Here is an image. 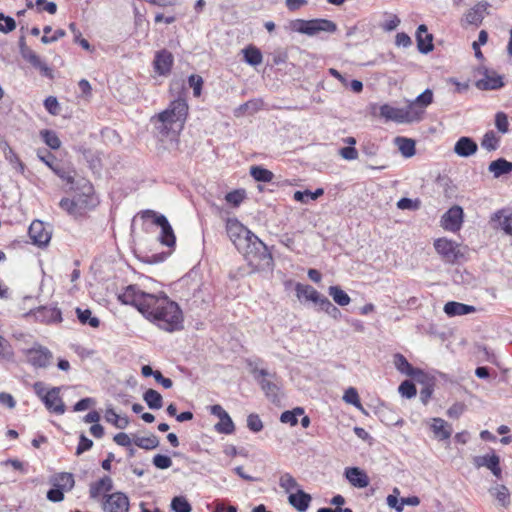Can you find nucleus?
Masks as SVG:
<instances>
[{"mask_svg":"<svg viewBox=\"0 0 512 512\" xmlns=\"http://www.w3.org/2000/svg\"><path fill=\"white\" fill-rule=\"evenodd\" d=\"M323 194L324 190L322 188H318L314 192H311L310 190L296 191L294 193V199L302 203H307L309 199L316 200Z\"/></svg>","mask_w":512,"mask_h":512,"instance_id":"46","label":"nucleus"},{"mask_svg":"<svg viewBox=\"0 0 512 512\" xmlns=\"http://www.w3.org/2000/svg\"><path fill=\"white\" fill-rule=\"evenodd\" d=\"M33 315L36 320L47 324L62 322L61 311L57 307L40 306L33 311Z\"/></svg>","mask_w":512,"mask_h":512,"instance_id":"17","label":"nucleus"},{"mask_svg":"<svg viewBox=\"0 0 512 512\" xmlns=\"http://www.w3.org/2000/svg\"><path fill=\"white\" fill-rule=\"evenodd\" d=\"M399 393L408 399L414 397L416 395V387L414 383L410 380L403 381L398 388Z\"/></svg>","mask_w":512,"mask_h":512,"instance_id":"56","label":"nucleus"},{"mask_svg":"<svg viewBox=\"0 0 512 512\" xmlns=\"http://www.w3.org/2000/svg\"><path fill=\"white\" fill-rule=\"evenodd\" d=\"M250 175L255 181L264 183L271 182L274 178L272 171L258 165L250 167Z\"/></svg>","mask_w":512,"mask_h":512,"instance_id":"36","label":"nucleus"},{"mask_svg":"<svg viewBox=\"0 0 512 512\" xmlns=\"http://www.w3.org/2000/svg\"><path fill=\"white\" fill-rule=\"evenodd\" d=\"M488 171L493 174L494 178H499L512 172V162L498 158L489 164Z\"/></svg>","mask_w":512,"mask_h":512,"instance_id":"27","label":"nucleus"},{"mask_svg":"<svg viewBox=\"0 0 512 512\" xmlns=\"http://www.w3.org/2000/svg\"><path fill=\"white\" fill-rule=\"evenodd\" d=\"M44 106L46 110L52 115H58L60 111V105L58 100L54 96H49L44 101Z\"/></svg>","mask_w":512,"mask_h":512,"instance_id":"61","label":"nucleus"},{"mask_svg":"<svg viewBox=\"0 0 512 512\" xmlns=\"http://www.w3.org/2000/svg\"><path fill=\"white\" fill-rule=\"evenodd\" d=\"M421 206V201L417 199H410L403 197L397 202V208L401 210H418Z\"/></svg>","mask_w":512,"mask_h":512,"instance_id":"54","label":"nucleus"},{"mask_svg":"<svg viewBox=\"0 0 512 512\" xmlns=\"http://www.w3.org/2000/svg\"><path fill=\"white\" fill-rule=\"evenodd\" d=\"M475 463L478 467H487L496 478L501 477L500 459L496 454L479 456L475 459Z\"/></svg>","mask_w":512,"mask_h":512,"instance_id":"22","label":"nucleus"},{"mask_svg":"<svg viewBox=\"0 0 512 512\" xmlns=\"http://www.w3.org/2000/svg\"><path fill=\"white\" fill-rule=\"evenodd\" d=\"M495 127L498 132L506 134L509 132V120L505 112H497L495 115Z\"/></svg>","mask_w":512,"mask_h":512,"instance_id":"51","label":"nucleus"},{"mask_svg":"<svg viewBox=\"0 0 512 512\" xmlns=\"http://www.w3.org/2000/svg\"><path fill=\"white\" fill-rule=\"evenodd\" d=\"M433 102V91L431 89L424 90L416 99L409 103L408 106H413L417 109H424Z\"/></svg>","mask_w":512,"mask_h":512,"instance_id":"39","label":"nucleus"},{"mask_svg":"<svg viewBox=\"0 0 512 512\" xmlns=\"http://www.w3.org/2000/svg\"><path fill=\"white\" fill-rule=\"evenodd\" d=\"M488 4L484 2L477 3L465 14V21L471 25H479L484 18V12Z\"/></svg>","mask_w":512,"mask_h":512,"instance_id":"28","label":"nucleus"},{"mask_svg":"<svg viewBox=\"0 0 512 512\" xmlns=\"http://www.w3.org/2000/svg\"><path fill=\"white\" fill-rule=\"evenodd\" d=\"M291 28L295 32L308 36H314L320 32L334 33L337 31L335 22L323 18L311 20L296 19L291 22Z\"/></svg>","mask_w":512,"mask_h":512,"instance_id":"5","label":"nucleus"},{"mask_svg":"<svg viewBox=\"0 0 512 512\" xmlns=\"http://www.w3.org/2000/svg\"><path fill=\"white\" fill-rule=\"evenodd\" d=\"M395 143L397 144L399 151L404 157L410 158L415 155L416 151L414 140L406 137H397L395 139Z\"/></svg>","mask_w":512,"mask_h":512,"instance_id":"33","label":"nucleus"},{"mask_svg":"<svg viewBox=\"0 0 512 512\" xmlns=\"http://www.w3.org/2000/svg\"><path fill=\"white\" fill-rule=\"evenodd\" d=\"M143 400L146 402L147 406L153 410H158L163 406V398L161 394L154 389H148L145 391L143 394Z\"/></svg>","mask_w":512,"mask_h":512,"instance_id":"35","label":"nucleus"},{"mask_svg":"<svg viewBox=\"0 0 512 512\" xmlns=\"http://www.w3.org/2000/svg\"><path fill=\"white\" fill-rule=\"evenodd\" d=\"M52 171L65 181L70 189H74L76 171L72 167L56 164L55 167H52Z\"/></svg>","mask_w":512,"mask_h":512,"instance_id":"31","label":"nucleus"},{"mask_svg":"<svg viewBox=\"0 0 512 512\" xmlns=\"http://www.w3.org/2000/svg\"><path fill=\"white\" fill-rule=\"evenodd\" d=\"M41 136L47 146H49L53 150H57L61 146V141L57 134L51 130H43L41 131Z\"/></svg>","mask_w":512,"mask_h":512,"instance_id":"48","label":"nucleus"},{"mask_svg":"<svg viewBox=\"0 0 512 512\" xmlns=\"http://www.w3.org/2000/svg\"><path fill=\"white\" fill-rule=\"evenodd\" d=\"M28 234L32 243L35 245L46 246L51 239V232L48 230L44 222L34 220L28 230Z\"/></svg>","mask_w":512,"mask_h":512,"instance_id":"13","label":"nucleus"},{"mask_svg":"<svg viewBox=\"0 0 512 512\" xmlns=\"http://www.w3.org/2000/svg\"><path fill=\"white\" fill-rule=\"evenodd\" d=\"M59 205L70 215L76 216L82 214L83 203L81 196H74L73 199L62 198Z\"/></svg>","mask_w":512,"mask_h":512,"instance_id":"30","label":"nucleus"},{"mask_svg":"<svg viewBox=\"0 0 512 512\" xmlns=\"http://www.w3.org/2000/svg\"><path fill=\"white\" fill-rule=\"evenodd\" d=\"M319 308L335 320L340 319L342 316L341 311L327 297L323 298Z\"/></svg>","mask_w":512,"mask_h":512,"instance_id":"47","label":"nucleus"},{"mask_svg":"<svg viewBox=\"0 0 512 512\" xmlns=\"http://www.w3.org/2000/svg\"><path fill=\"white\" fill-rule=\"evenodd\" d=\"M226 232L237 250L245 244L246 237L251 231L242 225L237 219H228L226 222Z\"/></svg>","mask_w":512,"mask_h":512,"instance_id":"11","label":"nucleus"},{"mask_svg":"<svg viewBox=\"0 0 512 512\" xmlns=\"http://www.w3.org/2000/svg\"><path fill=\"white\" fill-rule=\"evenodd\" d=\"M417 48L420 53L427 54L434 48L433 35L428 33L426 25L421 24L418 26L416 31Z\"/></svg>","mask_w":512,"mask_h":512,"instance_id":"19","label":"nucleus"},{"mask_svg":"<svg viewBox=\"0 0 512 512\" xmlns=\"http://www.w3.org/2000/svg\"><path fill=\"white\" fill-rule=\"evenodd\" d=\"M445 314L449 317L461 316L475 312V307L464 303L449 301L443 308Z\"/></svg>","mask_w":512,"mask_h":512,"instance_id":"25","label":"nucleus"},{"mask_svg":"<svg viewBox=\"0 0 512 512\" xmlns=\"http://www.w3.org/2000/svg\"><path fill=\"white\" fill-rule=\"evenodd\" d=\"M504 211L500 210L493 214L492 220L499 221L501 229L507 234L512 236V212L508 215H503Z\"/></svg>","mask_w":512,"mask_h":512,"instance_id":"38","label":"nucleus"},{"mask_svg":"<svg viewBox=\"0 0 512 512\" xmlns=\"http://www.w3.org/2000/svg\"><path fill=\"white\" fill-rule=\"evenodd\" d=\"M19 52L22 58L27 61L32 67L38 69L41 74L48 78H53L52 69L40 59V57L26 44L25 36H21L18 41Z\"/></svg>","mask_w":512,"mask_h":512,"instance_id":"8","label":"nucleus"},{"mask_svg":"<svg viewBox=\"0 0 512 512\" xmlns=\"http://www.w3.org/2000/svg\"><path fill=\"white\" fill-rule=\"evenodd\" d=\"M133 442L137 447L145 450H152L159 446V439L155 435H150L147 437H135Z\"/></svg>","mask_w":512,"mask_h":512,"instance_id":"43","label":"nucleus"},{"mask_svg":"<svg viewBox=\"0 0 512 512\" xmlns=\"http://www.w3.org/2000/svg\"><path fill=\"white\" fill-rule=\"evenodd\" d=\"M296 293L298 298H305L306 300L312 301L316 305L322 302L323 298L326 296L319 293L315 288L307 284L298 283L296 285Z\"/></svg>","mask_w":512,"mask_h":512,"instance_id":"23","label":"nucleus"},{"mask_svg":"<svg viewBox=\"0 0 512 512\" xmlns=\"http://www.w3.org/2000/svg\"><path fill=\"white\" fill-rule=\"evenodd\" d=\"M394 364L402 374L410 376L418 382L423 381L425 373L421 369L413 367L402 354L394 356Z\"/></svg>","mask_w":512,"mask_h":512,"instance_id":"15","label":"nucleus"},{"mask_svg":"<svg viewBox=\"0 0 512 512\" xmlns=\"http://www.w3.org/2000/svg\"><path fill=\"white\" fill-rule=\"evenodd\" d=\"M500 146V137L493 130L487 131L481 139V147L488 152L495 151Z\"/></svg>","mask_w":512,"mask_h":512,"instance_id":"34","label":"nucleus"},{"mask_svg":"<svg viewBox=\"0 0 512 512\" xmlns=\"http://www.w3.org/2000/svg\"><path fill=\"white\" fill-rule=\"evenodd\" d=\"M118 300L125 305L135 307L148 321L166 332L183 329V312L175 301L164 292L146 293L137 285H128L118 295Z\"/></svg>","mask_w":512,"mask_h":512,"instance_id":"1","label":"nucleus"},{"mask_svg":"<svg viewBox=\"0 0 512 512\" xmlns=\"http://www.w3.org/2000/svg\"><path fill=\"white\" fill-rule=\"evenodd\" d=\"M399 494L400 491L397 488H394L393 494H390L387 497V504L389 505V507L395 509L397 512L402 511L401 500H399L398 498Z\"/></svg>","mask_w":512,"mask_h":512,"instance_id":"62","label":"nucleus"},{"mask_svg":"<svg viewBox=\"0 0 512 512\" xmlns=\"http://www.w3.org/2000/svg\"><path fill=\"white\" fill-rule=\"evenodd\" d=\"M84 188L86 189V192L81 195L83 203L82 212L96 205V199L92 194V186L90 184H87L84 186ZM77 196H80V194H78Z\"/></svg>","mask_w":512,"mask_h":512,"instance_id":"53","label":"nucleus"},{"mask_svg":"<svg viewBox=\"0 0 512 512\" xmlns=\"http://www.w3.org/2000/svg\"><path fill=\"white\" fill-rule=\"evenodd\" d=\"M219 420L220 421L215 425V430L217 432L229 435L235 431V425L228 413Z\"/></svg>","mask_w":512,"mask_h":512,"instance_id":"44","label":"nucleus"},{"mask_svg":"<svg viewBox=\"0 0 512 512\" xmlns=\"http://www.w3.org/2000/svg\"><path fill=\"white\" fill-rule=\"evenodd\" d=\"M153 464L159 469H167L172 465V460L169 456L157 454L153 457Z\"/></svg>","mask_w":512,"mask_h":512,"instance_id":"63","label":"nucleus"},{"mask_svg":"<svg viewBox=\"0 0 512 512\" xmlns=\"http://www.w3.org/2000/svg\"><path fill=\"white\" fill-rule=\"evenodd\" d=\"M477 150V143L471 137L467 136L460 137L454 145V152L460 157H470L474 155Z\"/></svg>","mask_w":512,"mask_h":512,"instance_id":"21","label":"nucleus"},{"mask_svg":"<svg viewBox=\"0 0 512 512\" xmlns=\"http://www.w3.org/2000/svg\"><path fill=\"white\" fill-rule=\"evenodd\" d=\"M188 82L190 87L193 88V94L195 97H199L201 95V89L203 85V79L199 75H190L188 78Z\"/></svg>","mask_w":512,"mask_h":512,"instance_id":"59","label":"nucleus"},{"mask_svg":"<svg viewBox=\"0 0 512 512\" xmlns=\"http://www.w3.org/2000/svg\"><path fill=\"white\" fill-rule=\"evenodd\" d=\"M188 115V104L185 98L179 96L170 102L169 106L151 118L157 133L166 137L170 132H177L183 128Z\"/></svg>","mask_w":512,"mask_h":512,"instance_id":"2","label":"nucleus"},{"mask_svg":"<svg viewBox=\"0 0 512 512\" xmlns=\"http://www.w3.org/2000/svg\"><path fill=\"white\" fill-rule=\"evenodd\" d=\"M76 314L78 320L83 325H89L93 328H97L100 325V320L97 317L92 316V312L90 309L76 308Z\"/></svg>","mask_w":512,"mask_h":512,"instance_id":"40","label":"nucleus"},{"mask_svg":"<svg viewBox=\"0 0 512 512\" xmlns=\"http://www.w3.org/2000/svg\"><path fill=\"white\" fill-rule=\"evenodd\" d=\"M304 414V409L301 407H296L291 411H284L280 416V421L285 424H290L291 426H295L298 423V416Z\"/></svg>","mask_w":512,"mask_h":512,"instance_id":"45","label":"nucleus"},{"mask_svg":"<svg viewBox=\"0 0 512 512\" xmlns=\"http://www.w3.org/2000/svg\"><path fill=\"white\" fill-rule=\"evenodd\" d=\"M484 78L476 82V86L480 90H497L504 86L503 78L495 71L484 69Z\"/></svg>","mask_w":512,"mask_h":512,"instance_id":"16","label":"nucleus"},{"mask_svg":"<svg viewBox=\"0 0 512 512\" xmlns=\"http://www.w3.org/2000/svg\"><path fill=\"white\" fill-rule=\"evenodd\" d=\"M312 500L310 494L298 489L296 493H291L288 497L289 504L299 512H305Z\"/></svg>","mask_w":512,"mask_h":512,"instance_id":"24","label":"nucleus"},{"mask_svg":"<svg viewBox=\"0 0 512 512\" xmlns=\"http://www.w3.org/2000/svg\"><path fill=\"white\" fill-rule=\"evenodd\" d=\"M245 61L252 66L261 64L263 57L261 51L255 46H249L243 50Z\"/></svg>","mask_w":512,"mask_h":512,"instance_id":"41","label":"nucleus"},{"mask_svg":"<svg viewBox=\"0 0 512 512\" xmlns=\"http://www.w3.org/2000/svg\"><path fill=\"white\" fill-rule=\"evenodd\" d=\"M247 427L252 432H260L263 429V423L258 414H250L247 417Z\"/></svg>","mask_w":512,"mask_h":512,"instance_id":"58","label":"nucleus"},{"mask_svg":"<svg viewBox=\"0 0 512 512\" xmlns=\"http://www.w3.org/2000/svg\"><path fill=\"white\" fill-rule=\"evenodd\" d=\"M12 355L11 345L0 335V361L10 359Z\"/></svg>","mask_w":512,"mask_h":512,"instance_id":"60","label":"nucleus"},{"mask_svg":"<svg viewBox=\"0 0 512 512\" xmlns=\"http://www.w3.org/2000/svg\"><path fill=\"white\" fill-rule=\"evenodd\" d=\"M260 359L247 360V366L257 381L265 396L273 403L280 400V393L282 388V380L276 372H270L267 369H259L258 362Z\"/></svg>","mask_w":512,"mask_h":512,"instance_id":"3","label":"nucleus"},{"mask_svg":"<svg viewBox=\"0 0 512 512\" xmlns=\"http://www.w3.org/2000/svg\"><path fill=\"white\" fill-rule=\"evenodd\" d=\"M75 482H69V486L66 484H56L53 488L48 490L47 499L51 502H60L64 499V490H70L73 488Z\"/></svg>","mask_w":512,"mask_h":512,"instance_id":"37","label":"nucleus"},{"mask_svg":"<svg viewBox=\"0 0 512 512\" xmlns=\"http://www.w3.org/2000/svg\"><path fill=\"white\" fill-rule=\"evenodd\" d=\"M489 493L501 507L507 508L510 505V491L505 485L497 483L489 488Z\"/></svg>","mask_w":512,"mask_h":512,"instance_id":"26","label":"nucleus"},{"mask_svg":"<svg viewBox=\"0 0 512 512\" xmlns=\"http://www.w3.org/2000/svg\"><path fill=\"white\" fill-rule=\"evenodd\" d=\"M35 5L39 12L47 11L49 14H55L57 12V5L55 2H49L47 0H36Z\"/></svg>","mask_w":512,"mask_h":512,"instance_id":"64","label":"nucleus"},{"mask_svg":"<svg viewBox=\"0 0 512 512\" xmlns=\"http://www.w3.org/2000/svg\"><path fill=\"white\" fill-rule=\"evenodd\" d=\"M143 217H149L153 220V223L161 228V233L159 236V241L167 246V247H173L176 242V237L174 234V231L168 221V219L162 215L159 214L153 210H146L144 212Z\"/></svg>","mask_w":512,"mask_h":512,"instance_id":"7","label":"nucleus"},{"mask_svg":"<svg viewBox=\"0 0 512 512\" xmlns=\"http://www.w3.org/2000/svg\"><path fill=\"white\" fill-rule=\"evenodd\" d=\"M24 353L27 362L35 368H46L53 359L52 352L47 347L38 344L25 350Z\"/></svg>","mask_w":512,"mask_h":512,"instance_id":"9","label":"nucleus"},{"mask_svg":"<svg viewBox=\"0 0 512 512\" xmlns=\"http://www.w3.org/2000/svg\"><path fill=\"white\" fill-rule=\"evenodd\" d=\"M328 293L333 298L335 303H337L340 306H346L351 301L349 295L339 286H330L328 289Z\"/></svg>","mask_w":512,"mask_h":512,"instance_id":"42","label":"nucleus"},{"mask_svg":"<svg viewBox=\"0 0 512 512\" xmlns=\"http://www.w3.org/2000/svg\"><path fill=\"white\" fill-rule=\"evenodd\" d=\"M171 509L174 512H191L192 507L183 496H176L171 501Z\"/></svg>","mask_w":512,"mask_h":512,"instance_id":"49","label":"nucleus"},{"mask_svg":"<svg viewBox=\"0 0 512 512\" xmlns=\"http://www.w3.org/2000/svg\"><path fill=\"white\" fill-rule=\"evenodd\" d=\"M346 480H369L365 471L358 467H348L344 472Z\"/></svg>","mask_w":512,"mask_h":512,"instance_id":"55","label":"nucleus"},{"mask_svg":"<svg viewBox=\"0 0 512 512\" xmlns=\"http://www.w3.org/2000/svg\"><path fill=\"white\" fill-rule=\"evenodd\" d=\"M245 198L244 190H234L226 194L225 200L233 206H239Z\"/></svg>","mask_w":512,"mask_h":512,"instance_id":"57","label":"nucleus"},{"mask_svg":"<svg viewBox=\"0 0 512 512\" xmlns=\"http://www.w3.org/2000/svg\"><path fill=\"white\" fill-rule=\"evenodd\" d=\"M262 106H263V101L260 99L249 100V101L241 104L239 107H237L234 110V115L236 117H241L246 112H248L249 114H254V113L258 112L262 108Z\"/></svg>","mask_w":512,"mask_h":512,"instance_id":"32","label":"nucleus"},{"mask_svg":"<svg viewBox=\"0 0 512 512\" xmlns=\"http://www.w3.org/2000/svg\"><path fill=\"white\" fill-rule=\"evenodd\" d=\"M434 248L442 258L449 263H455L463 254L459 250V244L447 238H438L434 241Z\"/></svg>","mask_w":512,"mask_h":512,"instance_id":"10","label":"nucleus"},{"mask_svg":"<svg viewBox=\"0 0 512 512\" xmlns=\"http://www.w3.org/2000/svg\"><path fill=\"white\" fill-rule=\"evenodd\" d=\"M380 116L397 123H411L422 119L423 110L413 106L397 108L384 104L380 107Z\"/></svg>","mask_w":512,"mask_h":512,"instance_id":"6","label":"nucleus"},{"mask_svg":"<svg viewBox=\"0 0 512 512\" xmlns=\"http://www.w3.org/2000/svg\"><path fill=\"white\" fill-rule=\"evenodd\" d=\"M343 400L348 404H352L353 406L360 409L361 411H364L363 406L359 399L358 392L355 388H353V387L348 388L343 395Z\"/></svg>","mask_w":512,"mask_h":512,"instance_id":"50","label":"nucleus"},{"mask_svg":"<svg viewBox=\"0 0 512 512\" xmlns=\"http://www.w3.org/2000/svg\"><path fill=\"white\" fill-rule=\"evenodd\" d=\"M238 251L242 253L250 263L263 261L269 264L272 261V255L267 246L253 232L246 237L245 244H243Z\"/></svg>","mask_w":512,"mask_h":512,"instance_id":"4","label":"nucleus"},{"mask_svg":"<svg viewBox=\"0 0 512 512\" xmlns=\"http://www.w3.org/2000/svg\"><path fill=\"white\" fill-rule=\"evenodd\" d=\"M154 69L160 75L170 73L173 65V55L168 50H161L156 53L154 59Z\"/></svg>","mask_w":512,"mask_h":512,"instance_id":"20","label":"nucleus"},{"mask_svg":"<svg viewBox=\"0 0 512 512\" xmlns=\"http://www.w3.org/2000/svg\"><path fill=\"white\" fill-rule=\"evenodd\" d=\"M463 209L454 205L446 211L441 218V225L445 230L457 232L460 230L463 222Z\"/></svg>","mask_w":512,"mask_h":512,"instance_id":"12","label":"nucleus"},{"mask_svg":"<svg viewBox=\"0 0 512 512\" xmlns=\"http://www.w3.org/2000/svg\"><path fill=\"white\" fill-rule=\"evenodd\" d=\"M60 388L53 387L47 391L44 397V404L46 408L56 414H63L65 412V404L59 396Z\"/></svg>","mask_w":512,"mask_h":512,"instance_id":"18","label":"nucleus"},{"mask_svg":"<svg viewBox=\"0 0 512 512\" xmlns=\"http://www.w3.org/2000/svg\"><path fill=\"white\" fill-rule=\"evenodd\" d=\"M111 489H112L111 482H95L90 487V497L93 499H96L102 493L108 492Z\"/></svg>","mask_w":512,"mask_h":512,"instance_id":"52","label":"nucleus"},{"mask_svg":"<svg viewBox=\"0 0 512 512\" xmlns=\"http://www.w3.org/2000/svg\"><path fill=\"white\" fill-rule=\"evenodd\" d=\"M431 429L435 437L439 440L449 439L452 434L451 426L441 418H433Z\"/></svg>","mask_w":512,"mask_h":512,"instance_id":"29","label":"nucleus"},{"mask_svg":"<svg viewBox=\"0 0 512 512\" xmlns=\"http://www.w3.org/2000/svg\"><path fill=\"white\" fill-rule=\"evenodd\" d=\"M103 510L104 512H128V497L121 492L108 495L103 503Z\"/></svg>","mask_w":512,"mask_h":512,"instance_id":"14","label":"nucleus"}]
</instances>
